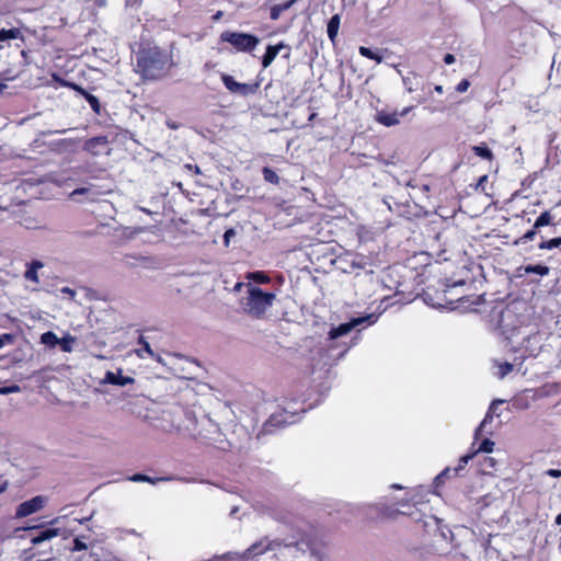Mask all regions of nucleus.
<instances>
[{"mask_svg":"<svg viewBox=\"0 0 561 561\" xmlns=\"http://www.w3.org/2000/svg\"><path fill=\"white\" fill-rule=\"evenodd\" d=\"M173 58L167 50L150 47L139 51L137 71L147 80H158L165 77L173 67Z\"/></svg>","mask_w":561,"mask_h":561,"instance_id":"f257e3e1","label":"nucleus"},{"mask_svg":"<svg viewBox=\"0 0 561 561\" xmlns=\"http://www.w3.org/2000/svg\"><path fill=\"white\" fill-rule=\"evenodd\" d=\"M275 298V294L264 293L257 287H250L243 309L249 316L261 318L272 307Z\"/></svg>","mask_w":561,"mask_h":561,"instance_id":"f03ea898","label":"nucleus"},{"mask_svg":"<svg viewBox=\"0 0 561 561\" xmlns=\"http://www.w3.org/2000/svg\"><path fill=\"white\" fill-rule=\"evenodd\" d=\"M378 319L375 313H368L362 317L351 319L348 322L342 323L336 328H333L329 332L330 340H336L351 334L353 331L356 333L360 332L362 329L374 324Z\"/></svg>","mask_w":561,"mask_h":561,"instance_id":"7ed1b4c3","label":"nucleus"},{"mask_svg":"<svg viewBox=\"0 0 561 561\" xmlns=\"http://www.w3.org/2000/svg\"><path fill=\"white\" fill-rule=\"evenodd\" d=\"M220 39L231 44L238 51H251L260 42L254 35L230 31L222 32Z\"/></svg>","mask_w":561,"mask_h":561,"instance_id":"20e7f679","label":"nucleus"},{"mask_svg":"<svg viewBox=\"0 0 561 561\" xmlns=\"http://www.w3.org/2000/svg\"><path fill=\"white\" fill-rule=\"evenodd\" d=\"M523 319L516 313L512 306L506 307L499 317V329L502 334L510 339L523 325Z\"/></svg>","mask_w":561,"mask_h":561,"instance_id":"39448f33","label":"nucleus"},{"mask_svg":"<svg viewBox=\"0 0 561 561\" xmlns=\"http://www.w3.org/2000/svg\"><path fill=\"white\" fill-rule=\"evenodd\" d=\"M295 415L287 413L285 410L273 413L263 424L257 437L265 434H272L274 430L282 428L295 422Z\"/></svg>","mask_w":561,"mask_h":561,"instance_id":"423d86ee","label":"nucleus"},{"mask_svg":"<svg viewBox=\"0 0 561 561\" xmlns=\"http://www.w3.org/2000/svg\"><path fill=\"white\" fill-rule=\"evenodd\" d=\"M552 221H553V216L551 215L550 211L546 210V211L541 213L539 215V217L536 219L533 228L530 230H528L524 236L516 239L514 241V244L520 245V244H525L528 241H533L535 239V237L540 232V229L542 227L551 225Z\"/></svg>","mask_w":561,"mask_h":561,"instance_id":"0eeeda50","label":"nucleus"},{"mask_svg":"<svg viewBox=\"0 0 561 561\" xmlns=\"http://www.w3.org/2000/svg\"><path fill=\"white\" fill-rule=\"evenodd\" d=\"M46 497L43 495H36L31 500L22 502L15 511L16 518H23L30 516L44 507Z\"/></svg>","mask_w":561,"mask_h":561,"instance_id":"6e6552de","label":"nucleus"},{"mask_svg":"<svg viewBox=\"0 0 561 561\" xmlns=\"http://www.w3.org/2000/svg\"><path fill=\"white\" fill-rule=\"evenodd\" d=\"M413 110V106H407L401 112H387L380 110L376 112L375 121L383 126L391 127L400 123V117L408 115Z\"/></svg>","mask_w":561,"mask_h":561,"instance_id":"1a4fd4ad","label":"nucleus"},{"mask_svg":"<svg viewBox=\"0 0 561 561\" xmlns=\"http://www.w3.org/2000/svg\"><path fill=\"white\" fill-rule=\"evenodd\" d=\"M221 81L231 93L247 96L255 92L254 85L237 82L232 76L227 73L221 75Z\"/></svg>","mask_w":561,"mask_h":561,"instance_id":"9d476101","label":"nucleus"},{"mask_svg":"<svg viewBox=\"0 0 561 561\" xmlns=\"http://www.w3.org/2000/svg\"><path fill=\"white\" fill-rule=\"evenodd\" d=\"M477 451H472L470 454H466L459 458V463L454 469L446 468L444 469L437 477L436 482H444L445 479H449L451 476H457L459 471L463 470L468 465L469 460H471L476 456Z\"/></svg>","mask_w":561,"mask_h":561,"instance_id":"9b49d317","label":"nucleus"},{"mask_svg":"<svg viewBox=\"0 0 561 561\" xmlns=\"http://www.w3.org/2000/svg\"><path fill=\"white\" fill-rule=\"evenodd\" d=\"M284 48L287 49L285 57L288 58L290 55V48L287 47L285 44L279 43L277 45H268L266 48V53L264 54V56L262 58L263 68H267L274 61V59L280 53V50Z\"/></svg>","mask_w":561,"mask_h":561,"instance_id":"f8f14e48","label":"nucleus"},{"mask_svg":"<svg viewBox=\"0 0 561 561\" xmlns=\"http://www.w3.org/2000/svg\"><path fill=\"white\" fill-rule=\"evenodd\" d=\"M44 267V263L39 260H33L26 263V270L23 274L25 280L31 282L35 285H39L38 272Z\"/></svg>","mask_w":561,"mask_h":561,"instance_id":"ddd939ff","label":"nucleus"},{"mask_svg":"<svg viewBox=\"0 0 561 561\" xmlns=\"http://www.w3.org/2000/svg\"><path fill=\"white\" fill-rule=\"evenodd\" d=\"M268 550H272V541H270L267 538H263L251 545L245 550V556L248 558H255L257 556L265 553Z\"/></svg>","mask_w":561,"mask_h":561,"instance_id":"4468645a","label":"nucleus"},{"mask_svg":"<svg viewBox=\"0 0 561 561\" xmlns=\"http://www.w3.org/2000/svg\"><path fill=\"white\" fill-rule=\"evenodd\" d=\"M106 137L99 136L87 140L84 144V150L89 151L92 154H100L102 151L106 149Z\"/></svg>","mask_w":561,"mask_h":561,"instance_id":"2eb2a0df","label":"nucleus"},{"mask_svg":"<svg viewBox=\"0 0 561 561\" xmlns=\"http://www.w3.org/2000/svg\"><path fill=\"white\" fill-rule=\"evenodd\" d=\"M71 87L78 91L81 95L84 96V99L87 100V102L90 104L91 108L96 113L99 114L100 113V110H101V105H100V102H99V99L89 93L88 91H85L83 88L77 85V84H71Z\"/></svg>","mask_w":561,"mask_h":561,"instance_id":"dca6fc26","label":"nucleus"},{"mask_svg":"<svg viewBox=\"0 0 561 561\" xmlns=\"http://www.w3.org/2000/svg\"><path fill=\"white\" fill-rule=\"evenodd\" d=\"M59 535V529L57 528H47L43 531H41L37 536H34L31 539V542L33 546H37L46 540H49L51 538H55Z\"/></svg>","mask_w":561,"mask_h":561,"instance_id":"f3484780","label":"nucleus"},{"mask_svg":"<svg viewBox=\"0 0 561 561\" xmlns=\"http://www.w3.org/2000/svg\"><path fill=\"white\" fill-rule=\"evenodd\" d=\"M78 195H85L89 201H95L101 195L99 191L95 190L93 185L76 188L71 193V197H76Z\"/></svg>","mask_w":561,"mask_h":561,"instance_id":"a211bd4d","label":"nucleus"},{"mask_svg":"<svg viewBox=\"0 0 561 561\" xmlns=\"http://www.w3.org/2000/svg\"><path fill=\"white\" fill-rule=\"evenodd\" d=\"M340 23H341V18L339 14H334L329 23H328V28H327V32H328V36L329 38L334 42L336 36H337V33H339V28H340Z\"/></svg>","mask_w":561,"mask_h":561,"instance_id":"6ab92c4d","label":"nucleus"},{"mask_svg":"<svg viewBox=\"0 0 561 561\" xmlns=\"http://www.w3.org/2000/svg\"><path fill=\"white\" fill-rule=\"evenodd\" d=\"M298 0H289L285 3H280V4H275L274 7H272L271 9V19L276 21L279 19L280 14L288 10L293 4H295Z\"/></svg>","mask_w":561,"mask_h":561,"instance_id":"aec40b11","label":"nucleus"},{"mask_svg":"<svg viewBox=\"0 0 561 561\" xmlns=\"http://www.w3.org/2000/svg\"><path fill=\"white\" fill-rule=\"evenodd\" d=\"M16 38H22V33L19 28L0 30V42H7Z\"/></svg>","mask_w":561,"mask_h":561,"instance_id":"412c9836","label":"nucleus"},{"mask_svg":"<svg viewBox=\"0 0 561 561\" xmlns=\"http://www.w3.org/2000/svg\"><path fill=\"white\" fill-rule=\"evenodd\" d=\"M524 271L526 274H538L540 276H546L549 274L550 272V268L546 265H540V264H537V265H526L524 267Z\"/></svg>","mask_w":561,"mask_h":561,"instance_id":"4be33fe9","label":"nucleus"},{"mask_svg":"<svg viewBox=\"0 0 561 561\" xmlns=\"http://www.w3.org/2000/svg\"><path fill=\"white\" fill-rule=\"evenodd\" d=\"M128 380H130V379L118 376V375L114 374L113 371H107L105 375V381L111 385L125 386Z\"/></svg>","mask_w":561,"mask_h":561,"instance_id":"5701e85b","label":"nucleus"},{"mask_svg":"<svg viewBox=\"0 0 561 561\" xmlns=\"http://www.w3.org/2000/svg\"><path fill=\"white\" fill-rule=\"evenodd\" d=\"M472 151L480 158L492 160L493 153L485 145L473 146Z\"/></svg>","mask_w":561,"mask_h":561,"instance_id":"b1692460","label":"nucleus"},{"mask_svg":"<svg viewBox=\"0 0 561 561\" xmlns=\"http://www.w3.org/2000/svg\"><path fill=\"white\" fill-rule=\"evenodd\" d=\"M559 247H561V237L553 238L550 240H542L538 244V249H540V250H552V249L559 248Z\"/></svg>","mask_w":561,"mask_h":561,"instance_id":"393cba45","label":"nucleus"},{"mask_svg":"<svg viewBox=\"0 0 561 561\" xmlns=\"http://www.w3.org/2000/svg\"><path fill=\"white\" fill-rule=\"evenodd\" d=\"M497 368L496 376L502 379L513 371L514 365L507 362L497 363Z\"/></svg>","mask_w":561,"mask_h":561,"instance_id":"a878e982","label":"nucleus"},{"mask_svg":"<svg viewBox=\"0 0 561 561\" xmlns=\"http://www.w3.org/2000/svg\"><path fill=\"white\" fill-rule=\"evenodd\" d=\"M262 173H263V178H264V180L266 182H270V183H273V184H278L279 176L276 174L275 171H273L272 169L265 167V168H263Z\"/></svg>","mask_w":561,"mask_h":561,"instance_id":"bb28decb","label":"nucleus"},{"mask_svg":"<svg viewBox=\"0 0 561 561\" xmlns=\"http://www.w3.org/2000/svg\"><path fill=\"white\" fill-rule=\"evenodd\" d=\"M41 340L48 347H55L57 344H59L58 337L53 332L44 333Z\"/></svg>","mask_w":561,"mask_h":561,"instance_id":"cd10ccee","label":"nucleus"},{"mask_svg":"<svg viewBox=\"0 0 561 561\" xmlns=\"http://www.w3.org/2000/svg\"><path fill=\"white\" fill-rule=\"evenodd\" d=\"M359 54L369 59H374L377 62H381V60H382V58L377 53L373 51L370 48L365 47V46L359 47Z\"/></svg>","mask_w":561,"mask_h":561,"instance_id":"c85d7f7f","label":"nucleus"},{"mask_svg":"<svg viewBox=\"0 0 561 561\" xmlns=\"http://www.w3.org/2000/svg\"><path fill=\"white\" fill-rule=\"evenodd\" d=\"M130 481H134V482H148V483H156V481H161V480H164L163 478H159V479H153V478H150L149 476H146V474H142V473H136L134 474L133 477L129 478Z\"/></svg>","mask_w":561,"mask_h":561,"instance_id":"c756f323","label":"nucleus"},{"mask_svg":"<svg viewBox=\"0 0 561 561\" xmlns=\"http://www.w3.org/2000/svg\"><path fill=\"white\" fill-rule=\"evenodd\" d=\"M76 341V337L71 335H65L61 340H59V344L62 347V351H71V347Z\"/></svg>","mask_w":561,"mask_h":561,"instance_id":"7c9ffc66","label":"nucleus"},{"mask_svg":"<svg viewBox=\"0 0 561 561\" xmlns=\"http://www.w3.org/2000/svg\"><path fill=\"white\" fill-rule=\"evenodd\" d=\"M493 447H494V442L489 439V438H485L481 442L479 448L476 450L477 453L478 451H483V453H492L493 451Z\"/></svg>","mask_w":561,"mask_h":561,"instance_id":"2f4dec72","label":"nucleus"},{"mask_svg":"<svg viewBox=\"0 0 561 561\" xmlns=\"http://www.w3.org/2000/svg\"><path fill=\"white\" fill-rule=\"evenodd\" d=\"M21 391V388L19 385H10V386H3L0 387V394L5 396L10 393H18Z\"/></svg>","mask_w":561,"mask_h":561,"instance_id":"473e14b6","label":"nucleus"},{"mask_svg":"<svg viewBox=\"0 0 561 561\" xmlns=\"http://www.w3.org/2000/svg\"><path fill=\"white\" fill-rule=\"evenodd\" d=\"M249 278L253 279L256 283H261V284H264V283L268 282V277L264 273H262V272L251 273L249 275Z\"/></svg>","mask_w":561,"mask_h":561,"instance_id":"72a5a7b5","label":"nucleus"},{"mask_svg":"<svg viewBox=\"0 0 561 561\" xmlns=\"http://www.w3.org/2000/svg\"><path fill=\"white\" fill-rule=\"evenodd\" d=\"M148 354L151 355V356H156L157 360L162 363V364H164V365H165V359L161 356L162 354H164L168 357H179L181 355V353H171V352H168V353H148Z\"/></svg>","mask_w":561,"mask_h":561,"instance_id":"f704fd0d","label":"nucleus"},{"mask_svg":"<svg viewBox=\"0 0 561 561\" xmlns=\"http://www.w3.org/2000/svg\"><path fill=\"white\" fill-rule=\"evenodd\" d=\"M545 388L547 389L546 394H561V382L547 385Z\"/></svg>","mask_w":561,"mask_h":561,"instance_id":"c9c22d12","label":"nucleus"},{"mask_svg":"<svg viewBox=\"0 0 561 561\" xmlns=\"http://www.w3.org/2000/svg\"><path fill=\"white\" fill-rule=\"evenodd\" d=\"M88 549V546L85 542L81 541L80 539L76 538L73 540V550L76 551H82V550H87Z\"/></svg>","mask_w":561,"mask_h":561,"instance_id":"e433bc0d","label":"nucleus"},{"mask_svg":"<svg viewBox=\"0 0 561 561\" xmlns=\"http://www.w3.org/2000/svg\"><path fill=\"white\" fill-rule=\"evenodd\" d=\"M236 236L234 229H228L224 234V243L226 247H229L230 240Z\"/></svg>","mask_w":561,"mask_h":561,"instance_id":"4c0bfd02","label":"nucleus"},{"mask_svg":"<svg viewBox=\"0 0 561 561\" xmlns=\"http://www.w3.org/2000/svg\"><path fill=\"white\" fill-rule=\"evenodd\" d=\"M469 85H470V83H469V81H468V80H462V81H460V82L458 83V85H457L456 90H457L458 92H461V93H462V92H466V91L468 90Z\"/></svg>","mask_w":561,"mask_h":561,"instance_id":"58836bf2","label":"nucleus"},{"mask_svg":"<svg viewBox=\"0 0 561 561\" xmlns=\"http://www.w3.org/2000/svg\"><path fill=\"white\" fill-rule=\"evenodd\" d=\"M546 476H549L551 478H561V470L560 469H548L545 471Z\"/></svg>","mask_w":561,"mask_h":561,"instance_id":"ea45409f","label":"nucleus"},{"mask_svg":"<svg viewBox=\"0 0 561 561\" xmlns=\"http://www.w3.org/2000/svg\"><path fill=\"white\" fill-rule=\"evenodd\" d=\"M495 465H496V461H495V459H494V458H492V457H485V458H484V463H483V466H484L485 468H494V467H495Z\"/></svg>","mask_w":561,"mask_h":561,"instance_id":"a19ab883","label":"nucleus"},{"mask_svg":"<svg viewBox=\"0 0 561 561\" xmlns=\"http://www.w3.org/2000/svg\"><path fill=\"white\" fill-rule=\"evenodd\" d=\"M12 340L11 335L9 334H0V348L7 345V342H10Z\"/></svg>","mask_w":561,"mask_h":561,"instance_id":"79ce46f5","label":"nucleus"},{"mask_svg":"<svg viewBox=\"0 0 561 561\" xmlns=\"http://www.w3.org/2000/svg\"><path fill=\"white\" fill-rule=\"evenodd\" d=\"M138 340H139V343L144 346V351H146V352L151 351L149 343L145 340V337L142 335H138Z\"/></svg>","mask_w":561,"mask_h":561,"instance_id":"37998d69","label":"nucleus"},{"mask_svg":"<svg viewBox=\"0 0 561 561\" xmlns=\"http://www.w3.org/2000/svg\"><path fill=\"white\" fill-rule=\"evenodd\" d=\"M456 60L455 56L453 54H446L444 57V61L446 65H451Z\"/></svg>","mask_w":561,"mask_h":561,"instance_id":"c03bdc74","label":"nucleus"},{"mask_svg":"<svg viewBox=\"0 0 561 561\" xmlns=\"http://www.w3.org/2000/svg\"><path fill=\"white\" fill-rule=\"evenodd\" d=\"M61 293L70 296V298H73L76 296V291L73 289H71L70 287L61 288Z\"/></svg>","mask_w":561,"mask_h":561,"instance_id":"a18cd8bd","label":"nucleus"},{"mask_svg":"<svg viewBox=\"0 0 561 561\" xmlns=\"http://www.w3.org/2000/svg\"><path fill=\"white\" fill-rule=\"evenodd\" d=\"M9 482L7 480H0V494L7 491Z\"/></svg>","mask_w":561,"mask_h":561,"instance_id":"49530a36","label":"nucleus"},{"mask_svg":"<svg viewBox=\"0 0 561 561\" xmlns=\"http://www.w3.org/2000/svg\"><path fill=\"white\" fill-rule=\"evenodd\" d=\"M403 82L407 85V89L409 92H412L414 90L413 87L411 85V83H409V79H407V78L403 79Z\"/></svg>","mask_w":561,"mask_h":561,"instance_id":"de8ad7c7","label":"nucleus"},{"mask_svg":"<svg viewBox=\"0 0 561 561\" xmlns=\"http://www.w3.org/2000/svg\"><path fill=\"white\" fill-rule=\"evenodd\" d=\"M137 209H139L140 211L145 213V214H148V215H151L152 211L148 208H145V207H141V206H136Z\"/></svg>","mask_w":561,"mask_h":561,"instance_id":"09e8293b","label":"nucleus"},{"mask_svg":"<svg viewBox=\"0 0 561 561\" xmlns=\"http://www.w3.org/2000/svg\"><path fill=\"white\" fill-rule=\"evenodd\" d=\"M27 552H30V558H34V557L36 556V553H35V552H33V549H32V548H30V549L25 550V553H27Z\"/></svg>","mask_w":561,"mask_h":561,"instance_id":"8fccbe9b","label":"nucleus"},{"mask_svg":"<svg viewBox=\"0 0 561 561\" xmlns=\"http://www.w3.org/2000/svg\"><path fill=\"white\" fill-rule=\"evenodd\" d=\"M556 524L561 525V513L556 517Z\"/></svg>","mask_w":561,"mask_h":561,"instance_id":"3c124183","label":"nucleus"},{"mask_svg":"<svg viewBox=\"0 0 561 561\" xmlns=\"http://www.w3.org/2000/svg\"><path fill=\"white\" fill-rule=\"evenodd\" d=\"M435 91L438 92V93H442L443 92V87L442 85H436L435 87Z\"/></svg>","mask_w":561,"mask_h":561,"instance_id":"603ef678","label":"nucleus"},{"mask_svg":"<svg viewBox=\"0 0 561 561\" xmlns=\"http://www.w3.org/2000/svg\"><path fill=\"white\" fill-rule=\"evenodd\" d=\"M486 179H488V176H486V175L481 176V178H480V180H479V183H480V184H481V183H484V181H486Z\"/></svg>","mask_w":561,"mask_h":561,"instance_id":"864d4df0","label":"nucleus"},{"mask_svg":"<svg viewBox=\"0 0 561 561\" xmlns=\"http://www.w3.org/2000/svg\"><path fill=\"white\" fill-rule=\"evenodd\" d=\"M501 403H503V401H502V400H494V401L492 402L491 408H492L493 405H495V404H501Z\"/></svg>","mask_w":561,"mask_h":561,"instance_id":"5fc2aeb1","label":"nucleus"},{"mask_svg":"<svg viewBox=\"0 0 561 561\" xmlns=\"http://www.w3.org/2000/svg\"><path fill=\"white\" fill-rule=\"evenodd\" d=\"M5 88H7V84H5V83H0V92H2V91H3V89H5Z\"/></svg>","mask_w":561,"mask_h":561,"instance_id":"6e6d98bb","label":"nucleus"},{"mask_svg":"<svg viewBox=\"0 0 561 561\" xmlns=\"http://www.w3.org/2000/svg\"><path fill=\"white\" fill-rule=\"evenodd\" d=\"M96 357H98V358H100V359H105V358H107L106 356H103V355H98Z\"/></svg>","mask_w":561,"mask_h":561,"instance_id":"4d7b16f0","label":"nucleus"},{"mask_svg":"<svg viewBox=\"0 0 561 561\" xmlns=\"http://www.w3.org/2000/svg\"><path fill=\"white\" fill-rule=\"evenodd\" d=\"M137 355H139V357H144L142 353H140V352H137Z\"/></svg>","mask_w":561,"mask_h":561,"instance_id":"13d9d810","label":"nucleus"}]
</instances>
